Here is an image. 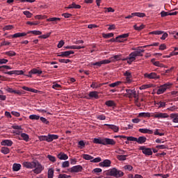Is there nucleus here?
<instances>
[{
    "instance_id": "f257e3e1",
    "label": "nucleus",
    "mask_w": 178,
    "mask_h": 178,
    "mask_svg": "<svg viewBox=\"0 0 178 178\" xmlns=\"http://www.w3.org/2000/svg\"><path fill=\"white\" fill-rule=\"evenodd\" d=\"M144 47H138V49H136L134 52H131L129 54V57L126 58V60H127V63H129V65H131V63H133V62H134V60H136V58H137V56H143V54H144L145 51L144 50Z\"/></svg>"
},
{
    "instance_id": "f03ea898",
    "label": "nucleus",
    "mask_w": 178,
    "mask_h": 178,
    "mask_svg": "<svg viewBox=\"0 0 178 178\" xmlns=\"http://www.w3.org/2000/svg\"><path fill=\"white\" fill-rule=\"evenodd\" d=\"M106 175V176H113V177L119 178L123 177V176H124V172L122 170H118L116 168H113L108 170Z\"/></svg>"
},
{
    "instance_id": "7ed1b4c3",
    "label": "nucleus",
    "mask_w": 178,
    "mask_h": 178,
    "mask_svg": "<svg viewBox=\"0 0 178 178\" xmlns=\"http://www.w3.org/2000/svg\"><path fill=\"white\" fill-rule=\"evenodd\" d=\"M27 34H33L34 35H41L42 34V32L40 31H30L27 33H16L11 35L12 38H19V37H26Z\"/></svg>"
},
{
    "instance_id": "20e7f679",
    "label": "nucleus",
    "mask_w": 178,
    "mask_h": 178,
    "mask_svg": "<svg viewBox=\"0 0 178 178\" xmlns=\"http://www.w3.org/2000/svg\"><path fill=\"white\" fill-rule=\"evenodd\" d=\"M40 141H47V143H51L54 140H58L59 136L58 135L49 134L48 136H38Z\"/></svg>"
},
{
    "instance_id": "39448f33",
    "label": "nucleus",
    "mask_w": 178,
    "mask_h": 178,
    "mask_svg": "<svg viewBox=\"0 0 178 178\" xmlns=\"http://www.w3.org/2000/svg\"><path fill=\"white\" fill-rule=\"evenodd\" d=\"M171 86H172V83H170L169 82L164 83L163 85H161L157 90L156 94L158 95H161V94H163V92H165V91H166L168 89L170 88Z\"/></svg>"
},
{
    "instance_id": "423d86ee",
    "label": "nucleus",
    "mask_w": 178,
    "mask_h": 178,
    "mask_svg": "<svg viewBox=\"0 0 178 178\" xmlns=\"http://www.w3.org/2000/svg\"><path fill=\"white\" fill-rule=\"evenodd\" d=\"M144 77L150 80H158V79H161V76L158 75V74H156V72H151L149 74L145 73L144 74Z\"/></svg>"
},
{
    "instance_id": "0eeeda50",
    "label": "nucleus",
    "mask_w": 178,
    "mask_h": 178,
    "mask_svg": "<svg viewBox=\"0 0 178 178\" xmlns=\"http://www.w3.org/2000/svg\"><path fill=\"white\" fill-rule=\"evenodd\" d=\"M125 97H127L128 98H137V94L136 92V90L133 89H126L125 90Z\"/></svg>"
},
{
    "instance_id": "6e6552de",
    "label": "nucleus",
    "mask_w": 178,
    "mask_h": 178,
    "mask_svg": "<svg viewBox=\"0 0 178 178\" xmlns=\"http://www.w3.org/2000/svg\"><path fill=\"white\" fill-rule=\"evenodd\" d=\"M108 63H111V60L106 59L96 63H91L92 66H96V69L98 67H101L102 65H108Z\"/></svg>"
},
{
    "instance_id": "1a4fd4ad",
    "label": "nucleus",
    "mask_w": 178,
    "mask_h": 178,
    "mask_svg": "<svg viewBox=\"0 0 178 178\" xmlns=\"http://www.w3.org/2000/svg\"><path fill=\"white\" fill-rule=\"evenodd\" d=\"M34 168L35 169L33 170V172L36 175H40L42 170H44V167H42V165L38 161H35V165Z\"/></svg>"
},
{
    "instance_id": "9d476101",
    "label": "nucleus",
    "mask_w": 178,
    "mask_h": 178,
    "mask_svg": "<svg viewBox=\"0 0 178 178\" xmlns=\"http://www.w3.org/2000/svg\"><path fill=\"white\" fill-rule=\"evenodd\" d=\"M139 149L142 151L143 154L147 156L152 155V149H151V148H147L145 146H141L139 147Z\"/></svg>"
},
{
    "instance_id": "9b49d317",
    "label": "nucleus",
    "mask_w": 178,
    "mask_h": 178,
    "mask_svg": "<svg viewBox=\"0 0 178 178\" xmlns=\"http://www.w3.org/2000/svg\"><path fill=\"white\" fill-rule=\"evenodd\" d=\"M83 170V166L78 165L72 167L71 168L68 169V172H71V173H79Z\"/></svg>"
},
{
    "instance_id": "f8f14e48",
    "label": "nucleus",
    "mask_w": 178,
    "mask_h": 178,
    "mask_svg": "<svg viewBox=\"0 0 178 178\" xmlns=\"http://www.w3.org/2000/svg\"><path fill=\"white\" fill-rule=\"evenodd\" d=\"M24 168H26V169H34L35 168V161L29 162L24 161L22 163Z\"/></svg>"
},
{
    "instance_id": "ddd939ff",
    "label": "nucleus",
    "mask_w": 178,
    "mask_h": 178,
    "mask_svg": "<svg viewBox=\"0 0 178 178\" xmlns=\"http://www.w3.org/2000/svg\"><path fill=\"white\" fill-rule=\"evenodd\" d=\"M5 74H8L9 76H12L13 74H16V76H20L24 74L23 70H13L9 72H4Z\"/></svg>"
},
{
    "instance_id": "4468645a",
    "label": "nucleus",
    "mask_w": 178,
    "mask_h": 178,
    "mask_svg": "<svg viewBox=\"0 0 178 178\" xmlns=\"http://www.w3.org/2000/svg\"><path fill=\"white\" fill-rule=\"evenodd\" d=\"M116 144V141L113 139L104 138V145H115Z\"/></svg>"
},
{
    "instance_id": "2eb2a0df",
    "label": "nucleus",
    "mask_w": 178,
    "mask_h": 178,
    "mask_svg": "<svg viewBox=\"0 0 178 178\" xmlns=\"http://www.w3.org/2000/svg\"><path fill=\"white\" fill-rule=\"evenodd\" d=\"M111 163H112L111 160L106 159L104 161L100 162L99 165L101 168H109V166H111Z\"/></svg>"
},
{
    "instance_id": "dca6fc26",
    "label": "nucleus",
    "mask_w": 178,
    "mask_h": 178,
    "mask_svg": "<svg viewBox=\"0 0 178 178\" xmlns=\"http://www.w3.org/2000/svg\"><path fill=\"white\" fill-rule=\"evenodd\" d=\"M1 145L4 147H12V145H13V142L8 139L3 140L1 142Z\"/></svg>"
},
{
    "instance_id": "f3484780",
    "label": "nucleus",
    "mask_w": 178,
    "mask_h": 178,
    "mask_svg": "<svg viewBox=\"0 0 178 178\" xmlns=\"http://www.w3.org/2000/svg\"><path fill=\"white\" fill-rule=\"evenodd\" d=\"M88 96L89 97H88V99H91V98H95V99H99V97L98 96V92L97 91L90 92Z\"/></svg>"
},
{
    "instance_id": "a211bd4d",
    "label": "nucleus",
    "mask_w": 178,
    "mask_h": 178,
    "mask_svg": "<svg viewBox=\"0 0 178 178\" xmlns=\"http://www.w3.org/2000/svg\"><path fill=\"white\" fill-rule=\"evenodd\" d=\"M57 158H58V159H60V161H67V159H69V156H67V154H66L63 152H60L57 155Z\"/></svg>"
},
{
    "instance_id": "6ab92c4d",
    "label": "nucleus",
    "mask_w": 178,
    "mask_h": 178,
    "mask_svg": "<svg viewBox=\"0 0 178 178\" xmlns=\"http://www.w3.org/2000/svg\"><path fill=\"white\" fill-rule=\"evenodd\" d=\"M130 35V33H124L122 35H118L116 37L117 42H123L124 40H119V38H127Z\"/></svg>"
},
{
    "instance_id": "aec40b11",
    "label": "nucleus",
    "mask_w": 178,
    "mask_h": 178,
    "mask_svg": "<svg viewBox=\"0 0 178 178\" xmlns=\"http://www.w3.org/2000/svg\"><path fill=\"white\" fill-rule=\"evenodd\" d=\"M104 126H108V129H111V130H113L115 133H118V131H119V127L116 125L104 124Z\"/></svg>"
},
{
    "instance_id": "412c9836",
    "label": "nucleus",
    "mask_w": 178,
    "mask_h": 178,
    "mask_svg": "<svg viewBox=\"0 0 178 178\" xmlns=\"http://www.w3.org/2000/svg\"><path fill=\"white\" fill-rule=\"evenodd\" d=\"M154 118H156L157 119H162V118H169V115H168L165 113H160L159 114L154 115Z\"/></svg>"
},
{
    "instance_id": "4be33fe9",
    "label": "nucleus",
    "mask_w": 178,
    "mask_h": 178,
    "mask_svg": "<svg viewBox=\"0 0 178 178\" xmlns=\"http://www.w3.org/2000/svg\"><path fill=\"white\" fill-rule=\"evenodd\" d=\"M81 6L79 4H76V3L73 2L72 4H70L67 9H81Z\"/></svg>"
},
{
    "instance_id": "5701e85b",
    "label": "nucleus",
    "mask_w": 178,
    "mask_h": 178,
    "mask_svg": "<svg viewBox=\"0 0 178 178\" xmlns=\"http://www.w3.org/2000/svg\"><path fill=\"white\" fill-rule=\"evenodd\" d=\"M138 131L144 134H152V133H154L152 130L148 129H139Z\"/></svg>"
},
{
    "instance_id": "b1692460",
    "label": "nucleus",
    "mask_w": 178,
    "mask_h": 178,
    "mask_svg": "<svg viewBox=\"0 0 178 178\" xmlns=\"http://www.w3.org/2000/svg\"><path fill=\"white\" fill-rule=\"evenodd\" d=\"M42 71L38 70L37 68H33L31 71H29V74H42Z\"/></svg>"
},
{
    "instance_id": "393cba45",
    "label": "nucleus",
    "mask_w": 178,
    "mask_h": 178,
    "mask_svg": "<svg viewBox=\"0 0 178 178\" xmlns=\"http://www.w3.org/2000/svg\"><path fill=\"white\" fill-rule=\"evenodd\" d=\"M22 169V165L19 163H14L13 165V170L14 172H19Z\"/></svg>"
},
{
    "instance_id": "a878e982",
    "label": "nucleus",
    "mask_w": 178,
    "mask_h": 178,
    "mask_svg": "<svg viewBox=\"0 0 178 178\" xmlns=\"http://www.w3.org/2000/svg\"><path fill=\"white\" fill-rule=\"evenodd\" d=\"M170 118L172 120L173 123H178V113L170 114Z\"/></svg>"
},
{
    "instance_id": "bb28decb",
    "label": "nucleus",
    "mask_w": 178,
    "mask_h": 178,
    "mask_svg": "<svg viewBox=\"0 0 178 178\" xmlns=\"http://www.w3.org/2000/svg\"><path fill=\"white\" fill-rule=\"evenodd\" d=\"M93 143L94 144H102V145H104V138H95L93 140Z\"/></svg>"
},
{
    "instance_id": "cd10ccee",
    "label": "nucleus",
    "mask_w": 178,
    "mask_h": 178,
    "mask_svg": "<svg viewBox=\"0 0 178 178\" xmlns=\"http://www.w3.org/2000/svg\"><path fill=\"white\" fill-rule=\"evenodd\" d=\"M145 141H147V138L145 136H140L138 138H137L136 143H138V144H144Z\"/></svg>"
},
{
    "instance_id": "c85d7f7f",
    "label": "nucleus",
    "mask_w": 178,
    "mask_h": 178,
    "mask_svg": "<svg viewBox=\"0 0 178 178\" xmlns=\"http://www.w3.org/2000/svg\"><path fill=\"white\" fill-rule=\"evenodd\" d=\"M105 105H106V106H112L113 108L116 106V103H115V101L113 100H108L105 102Z\"/></svg>"
},
{
    "instance_id": "c756f323",
    "label": "nucleus",
    "mask_w": 178,
    "mask_h": 178,
    "mask_svg": "<svg viewBox=\"0 0 178 178\" xmlns=\"http://www.w3.org/2000/svg\"><path fill=\"white\" fill-rule=\"evenodd\" d=\"M9 152H10V149H9L8 147H1V154H4V155H8V154H9Z\"/></svg>"
},
{
    "instance_id": "7c9ffc66",
    "label": "nucleus",
    "mask_w": 178,
    "mask_h": 178,
    "mask_svg": "<svg viewBox=\"0 0 178 178\" xmlns=\"http://www.w3.org/2000/svg\"><path fill=\"white\" fill-rule=\"evenodd\" d=\"M22 90H24L25 91H29L30 92H35L37 93L38 90L33 88H30L26 86H22Z\"/></svg>"
},
{
    "instance_id": "2f4dec72",
    "label": "nucleus",
    "mask_w": 178,
    "mask_h": 178,
    "mask_svg": "<svg viewBox=\"0 0 178 178\" xmlns=\"http://www.w3.org/2000/svg\"><path fill=\"white\" fill-rule=\"evenodd\" d=\"M82 158L86 159V161H92L94 159V157L90 154H83Z\"/></svg>"
},
{
    "instance_id": "473e14b6",
    "label": "nucleus",
    "mask_w": 178,
    "mask_h": 178,
    "mask_svg": "<svg viewBox=\"0 0 178 178\" xmlns=\"http://www.w3.org/2000/svg\"><path fill=\"white\" fill-rule=\"evenodd\" d=\"M132 16L137 17H145V13H133Z\"/></svg>"
},
{
    "instance_id": "72a5a7b5",
    "label": "nucleus",
    "mask_w": 178,
    "mask_h": 178,
    "mask_svg": "<svg viewBox=\"0 0 178 178\" xmlns=\"http://www.w3.org/2000/svg\"><path fill=\"white\" fill-rule=\"evenodd\" d=\"M54 168H49L47 172L48 178H54Z\"/></svg>"
},
{
    "instance_id": "f704fd0d",
    "label": "nucleus",
    "mask_w": 178,
    "mask_h": 178,
    "mask_svg": "<svg viewBox=\"0 0 178 178\" xmlns=\"http://www.w3.org/2000/svg\"><path fill=\"white\" fill-rule=\"evenodd\" d=\"M120 56L115 55L110 58L111 62H116V60H120Z\"/></svg>"
},
{
    "instance_id": "c9c22d12",
    "label": "nucleus",
    "mask_w": 178,
    "mask_h": 178,
    "mask_svg": "<svg viewBox=\"0 0 178 178\" xmlns=\"http://www.w3.org/2000/svg\"><path fill=\"white\" fill-rule=\"evenodd\" d=\"M73 54H74V51L72 50L64 51V58H69V56L73 55Z\"/></svg>"
},
{
    "instance_id": "e433bc0d",
    "label": "nucleus",
    "mask_w": 178,
    "mask_h": 178,
    "mask_svg": "<svg viewBox=\"0 0 178 178\" xmlns=\"http://www.w3.org/2000/svg\"><path fill=\"white\" fill-rule=\"evenodd\" d=\"M151 113H140L139 117L140 118H150Z\"/></svg>"
},
{
    "instance_id": "4c0bfd02",
    "label": "nucleus",
    "mask_w": 178,
    "mask_h": 178,
    "mask_svg": "<svg viewBox=\"0 0 178 178\" xmlns=\"http://www.w3.org/2000/svg\"><path fill=\"white\" fill-rule=\"evenodd\" d=\"M122 84L121 81H117L113 83H110L108 86L109 87H111L112 88H114V87H118V86H120Z\"/></svg>"
},
{
    "instance_id": "58836bf2",
    "label": "nucleus",
    "mask_w": 178,
    "mask_h": 178,
    "mask_svg": "<svg viewBox=\"0 0 178 178\" xmlns=\"http://www.w3.org/2000/svg\"><path fill=\"white\" fill-rule=\"evenodd\" d=\"M5 55H8V56H16V52L14 51H8L5 52Z\"/></svg>"
},
{
    "instance_id": "ea45409f",
    "label": "nucleus",
    "mask_w": 178,
    "mask_h": 178,
    "mask_svg": "<svg viewBox=\"0 0 178 178\" xmlns=\"http://www.w3.org/2000/svg\"><path fill=\"white\" fill-rule=\"evenodd\" d=\"M47 158H48V159L50 161V162H56V157H55L51 154H48Z\"/></svg>"
},
{
    "instance_id": "a19ab883",
    "label": "nucleus",
    "mask_w": 178,
    "mask_h": 178,
    "mask_svg": "<svg viewBox=\"0 0 178 178\" xmlns=\"http://www.w3.org/2000/svg\"><path fill=\"white\" fill-rule=\"evenodd\" d=\"M134 28L137 31H141L143 29H144V25L141 24L140 26H137V24L134 25Z\"/></svg>"
},
{
    "instance_id": "79ce46f5",
    "label": "nucleus",
    "mask_w": 178,
    "mask_h": 178,
    "mask_svg": "<svg viewBox=\"0 0 178 178\" xmlns=\"http://www.w3.org/2000/svg\"><path fill=\"white\" fill-rule=\"evenodd\" d=\"M23 14L28 18L32 17L33 13H30V11L26 10L23 12Z\"/></svg>"
},
{
    "instance_id": "37998d69",
    "label": "nucleus",
    "mask_w": 178,
    "mask_h": 178,
    "mask_svg": "<svg viewBox=\"0 0 178 178\" xmlns=\"http://www.w3.org/2000/svg\"><path fill=\"white\" fill-rule=\"evenodd\" d=\"M127 158V155H118L117 156V159L118 161H126Z\"/></svg>"
},
{
    "instance_id": "c03bdc74",
    "label": "nucleus",
    "mask_w": 178,
    "mask_h": 178,
    "mask_svg": "<svg viewBox=\"0 0 178 178\" xmlns=\"http://www.w3.org/2000/svg\"><path fill=\"white\" fill-rule=\"evenodd\" d=\"M102 35L104 38H112L113 37V33H103Z\"/></svg>"
},
{
    "instance_id": "a18cd8bd",
    "label": "nucleus",
    "mask_w": 178,
    "mask_h": 178,
    "mask_svg": "<svg viewBox=\"0 0 178 178\" xmlns=\"http://www.w3.org/2000/svg\"><path fill=\"white\" fill-rule=\"evenodd\" d=\"M29 119H31V120H38L40 119V115H29Z\"/></svg>"
},
{
    "instance_id": "49530a36",
    "label": "nucleus",
    "mask_w": 178,
    "mask_h": 178,
    "mask_svg": "<svg viewBox=\"0 0 178 178\" xmlns=\"http://www.w3.org/2000/svg\"><path fill=\"white\" fill-rule=\"evenodd\" d=\"M39 23H40V22H38V21H35V22L28 21L26 22V24H29V26H38Z\"/></svg>"
},
{
    "instance_id": "de8ad7c7",
    "label": "nucleus",
    "mask_w": 178,
    "mask_h": 178,
    "mask_svg": "<svg viewBox=\"0 0 178 178\" xmlns=\"http://www.w3.org/2000/svg\"><path fill=\"white\" fill-rule=\"evenodd\" d=\"M21 137L23 138L24 141H29V135L27 134H21Z\"/></svg>"
},
{
    "instance_id": "09e8293b",
    "label": "nucleus",
    "mask_w": 178,
    "mask_h": 178,
    "mask_svg": "<svg viewBox=\"0 0 178 178\" xmlns=\"http://www.w3.org/2000/svg\"><path fill=\"white\" fill-rule=\"evenodd\" d=\"M101 161H102L101 157H97V158H95V159L93 157V159L91 160L90 162H92L93 163H98V162H101Z\"/></svg>"
},
{
    "instance_id": "8fccbe9b",
    "label": "nucleus",
    "mask_w": 178,
    "mask_h": 178,
    "mask_svg": "<svg viewBox=\"0 0 178 178\" xmlns=\"http://www.w3.org/2000/svg\"><path fill=\"white\" fill-rule=\"evenodd\" d=\"M60 63H72V60L70 59H58Z\"/></svg>"
},
{
    "instance_id": "3c124183",
    "label": "nucleus",
    "mask_w": 178,
    "mask_h": 178,
    "mask_svg": "<svg viewBox=\"0 0 178 178\" xmlns=\"http://www.w3.org/2000/svg\"><path fill=\"white\" fill-rule=\"evenodd\" d=\"M91 88H99L101 87V84H98L95 82H92L90 85Z\"/></svg>"
},
{
    "instance_id": "603ef678",
    "label": "nucleus",
    "mask_w": 178,
    "mask_h": 178,
    "mask_svg": "<svg viewBox=\"0 0 178 178\" xmlns=\"http://www.w3.org/2000/svg\"><path fill=\"white\" fill-rule=\"evenodd\" d=\"M150 34H154L155 35H161V34H163V31H154L150 32Z\"/></svg>"
},
{
    "instance_id": "864d4df0",
    "label": "nucleus",
    "mask_w": 178,
    "mask_h": 178,
    "mask_svg": "<svg viewBox=\"0 0 178 178\" xmlns=\"http://www.w3.org/2000/svg\"><path fill=\"white\" fill-rule=\"evenodd\" d=\"M133 82V77L125 76V83L130 84Z\"/></svg>"
},
{
    "instance_id": "5fc2aeb1",
    "label": "nucleus",
    "mask_w": 178,
    "mask_h": 178,
    "mask_svg": "<svg viewBox=\"0 0 178 178\" xmlns=\"http://www.w3.org/2000/svg\"><path fill=\"white\" fill-rule=\"evenodd\" d=\"M58 20H60L59 17H50L47 19V22H58Z\"/></svg>"
},
{
    "instance_id": "6e6d98bb",
    "label": "nucleus",
    "mask_w": 178,
    "mask_h": 178,
    "mask_svg": "<svg viewBox=\"0 0 178 178\" xmlns=\"http://www.w3.org/2000/svg\"><path fill=\"white\" fill-rule=\"evenodd\" d=\"M69 166H70V163H69V161H66L63 162L62 168H69Z\"/></svg>"
},
{
    "instance_id": "4d7b16f0",
    "label": "nucleus",
    "mask_w": 178,
    "mask_h": 178,
    "mask_svg": "<svg viewBox=\"0 0 178 178\" xmlns=\"http://www.w3.org/2000/svg\"><path fill=\"white\" fill-rule=\"evenodd\" d=\"M157 105L159 108H165V106H166V103L165 102L161 101L159 103H157Z\"/></svg>"
},
{
    "instance_id": "13d9d810",
    "label": "nucleus",
    "mask_w": 178,
    "mask_h": 178,
    "mask_svg": "<svg viewBox=\"0 0 178 178\" xmlns=\"http://www.w3.org/2000/svg\"><path fill=\"white\" fill-rule=\"evenodd\" d=\"M3 69H7L8 70H10L12 67H10V66L9 65H2L0 67V72H3Z\"/></svg>"
},
{
    "instance_id": "bf43d9fd",
    "label": "nucleus",
    "mask_w": 178,
    "mask_h": 178,
    "mask_svg": "<svg viewBox=\"0 0 178 178\" xmlns=\"http://www.w3.org/2000/svg\"><path fill=\"white\" fill-rule=\"evenodd\" d=\"M42 122H43L44 124H49V121H47V118L44 117L40 118Z\"/></svg>"
},
{
    "instance_id": "052dcab7",
    "label": "nucleus",
    "mask_w": 178,
    "mask_h": 178,
    "mask_svg": "<svg viewBox=\"0 0 178 178\" xmlns=\"http://www.w3.org/2000/svg\"><path fill=\"white\" fill-rule=\"evenodd\" d=\"M127 141H134L137 143V138L133 137V136H128L127 138Z\"/></svg>"
},
{
    "instance_id": "680f3d73",
    "label": "nucleus",
    "mask_w": 178,
    "mask_h": 178,
    "mask_svg": "<svg viewBox=\"0 0 178 178\" xmlns=\"http://www.w3.org/2000/svg\"><path fill=\"white\" fill-rule=\"evenodd\" d=\"M61 86L60 84H58L56 83H54L53 86H52V88H54V90H58L59 88H61Z\"/></svg>"
},
{
    "instance_id": "e2e57ef3",
    "label": "nucleus",
    "mask_w": 178,
    "mask_h": 178,
    "mask_svg": "<svg viewBox=\"0 0 178 178\" xmlns=\"http://www.w3.org/2000/svg\"><path fill=\"white\" fill-rule=\"evenodd\" d=\"M51 36V32L46 33L45 35H42L39 36V38L47 39Z\"/></svg>"
},
{
    "instance_id": "0e129e2a",
    "label": "nucleus",
    "mask_w": 178,
    "mask_h": 178,
    "mask_svg": "<svg viewBox=\"0 0 178 178\" xmlns=\"http://www.w3.org/2000/svg\"><path fill=\"white\" fill-rule=\"evenodd\" d=\"M14 94H17V95H23V94H25L24 90H14Z\"/></svg>"
},
{
    "instance_id": "69168bd1",
    "label": "nucleus",
    "mask_w": 178,
    "mask_h": 178,
    "mask_svg": "<svg viewBox=\"0 0 178 178\" xmlns=\"http://www.w3.org/2000/svg\"><path fill=\"white\" fill-rule=\"evenodd\" d=\"M72 177L70 175H67L66 174H60L58 175V178H70Z\"/></svg>"
},
{
    "instance_id": "338daca9",
    "label": "nucleus",
    "mask_w": 178,
    "mask_h": 178,
    "mask_svg": "<svg viewBox=\"0 0 178 178\" xmlns=\"http://www.w3.org/2000/svg\"><path fill=\"white\" fill-rule=\"evenodd\" d=\"M124 76L125 77H133V75L131 74V72H129V71H126L124 73Z\"/></svg>"
},
{
    "instance_id": "774afa93",
    "label": "nucleus",
    "mask_w": 178,
    "mask_h": 178,
    "mask_svg": "<svg viewBox=\"0 0 178 178\" xmlns=\"http://www.w3.org/2000/svg\"><path fill=\"white\" fill-rule=\"evenodd\" d=\"M12 29H13V26L12 25H7L6 26H4L3 28V31H6V30H12Z\"/></svg>"
}]
</instances>
